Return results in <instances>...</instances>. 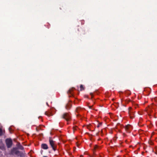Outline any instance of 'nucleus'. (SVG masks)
Instances as JSON below:
<instances>
[{
	"label": "nucleus",
	"mask_w": 157,
	"mask_h": 157,
	"mask_svg": "<svg viewBox=\"0 0 157 157\" xmlns=\"http://www.w3.org/2000/svg\"><path fill=\"white\" fill-rule=\"evenodd\" d=\"M49 144L52 147V149L55 151L56 150V146L55 144V141H54L51 137L49 138Z\"/></svg>",
	"instance_id": "nucleus-1"
},
{
	"label": "nucleus",
	"mask_w": 157,
	"mask_h": 157,
	"mask_svg": "<svg viewBox=\"0 0 157 157\" xmlns=\"http://www.w3.org/2000/svg\"><path fill=\"white\" fill-rule=\"evenodd\" d=\"M62 118L65 120L67 121H69L71 118V117L68 113H64L61 116Z\"/></svg>",
	"instance_id": "nucleus-2"
},
{
	"label": "nucleus",
	"mask_w": 157,
	"mask_h": 157,
	"mask_svg": "<svg viewBox=\"0 0 157 157\" xmlns=\"http://www.w3.org/2000/svg\"><path fill=\"white\" fill-rule=\"evenodd\" d=\"M6 142L7 147L8 148H10L13 144L12 141L11 139H7L6 140Z\"/></svg>",
	"instance_id": "nucleus-3"
},
{
	"label": "nucleus",
	"mask_w": 157,
	"mask_h": 157,
	"mask_svg": "<svg viewBox=\"0 0 157 157\" xmlns=\"http://www.w3.org/2000/svg\"><path fill=\"white\" fill-rule=\"evenodd\" d=\"M129 110L128 111V113H129V115L130 116V117L132 119H133L135 117V116L134 115L135 111H134L133 110H132L131 109V108H129Z\"/></svg>",
	"instance_id": "nucleus-4"
},
{
	"label": "nucleus",
	"mask_w": 157,
	"mask_h": 157,
	"mask_svg": "<svg viewBox=\"0 0 157 157\" xmlns=\"http://www.w3.org/2000/svg\"><path fill=\"white\" fill-rule=\"evenodd\" d=\"M41 147L44 150L48 149V145L46 144H42L41 145Z\"/></svg>",
	"instance_id": "nucleus-5"
},
{
	"label": "nucleus",
	"mask_w": 157,
	"mask_h": 157,
	"mask_svg": "<svg viewBox=\"0 0 157 157\" xmlns=\"http://www.w3.org/2000/svg\"><path fill=\"white\" fill-rule=\"evenodd\" d=\"M125 129L126 130H130L132 128V126L129 124H128L125 126Z\"/></svg>",
	"instance_id": "nucleus-6"
},
{
	"label": "nucleus",
	"mask_w": 157,
	"mask_h": 157,
	"mask_svg": "<svg viewBox=\"0 0 157 157\" xmlns=\"http://www.w3.org/2000/svg\"><path fill=\"white\" fill-rule=\"evenodd\" d=\"M16 149V148H13L11 151V152L14 151V154L16 155H18V154H19V153H20V151L18 150L15 151Z\"/></svg>",
	"instance_id": "nucleus-7"
},
{
	"label": "nucleus",
	"mask_w": 157,
	"mask_h": 157,
	"mask_svg": "<svg viewBox=\"0 0 157 157\" xmlns=\"http://www.w3.org/2000/svg\"><path fill=\"white\" fill-rule=\"evenodd\" d=\"M45 114L48 117L52 116L53 115V114L50 111L45 112Z\"/></svg>",
	"instance_id": "nucleus-8"
},
{
	"label": "nucleus",
	"mask_w": 157,
	"mask_h": 157,
	"mask_svg": "<svg viewBox=\"0 0 157 157\" xmlns=\"http://www.w3.org/2000/svg\"><path fill=\"white\" fill-rule=\"evenodd\" d=\"M19 154V155H17V156H19L20 157H24L25 156V153L20 151Z\"/></svg>",
	"instance_id": "nucleus-9"
},
{
	"label": "nucleus",
	"mask_w": 157,
	"mask_h": 157,
	"mask_svg": "<svg viewBox=\"0 0 157 157\" xmlns=\"http://www.w3.org/2000/svg\"><path fill=\"white\" fill-rule=\"evenodd\" d=\"M71 107V103L67 104L66 106V108L67 109H70Z\"/></svg>",
	"instance_id": "nucleus-10"
},
{
	"label": "nucleus",
	"mask_w": 157,
	"mask_h": 157,
	"mask_svg": "<svg viewBox=\"0 0 157 157\" xmlns=\"http://www.w3.org/2000/svg\"><path fill=\"white\" fill-rule=\"evenodd\" d=\"M73 90V88H71L69 90L67 91V93L68 94H71V95H72V92Z\"/></svg>",
	"instance_id": "nucleus-11"
},
{
	"label": "nucleus",
	"mask_w": 157,
	"mask_h": 157,
	"mask_svg": "<svg viewBox=\"0 0 157 157\" xmlns=\"http://www.w3.org/2000/svg\"><path fill=\"white\" fill-rule=\"evenodd\" d=\"M18 148L19 149H20L21 150H23L24 149L23 147L20 144H19L18 146Z\"/></svg>",
	"instance_id": "nucleus-12"
},
{
	"label": "nucleus",
	"mask_w": 157,
	"mask_h": 157,
	"mask_svg": "<svg viewBox=\"0 0 157 157\" xmlns=\"http://www.w3.org/2000/svg\"><path fill=\"white\" fill-rule=\"evenodd\" d=\"M81 109L80 107H78L76 109V111L77 113H78Z\"/></svg>",
	"instance_id": "nucleus-13"
},
{
	"label": "nucleus",
	"mask_w": 157,
	"mask_h": 157,
	"mask_svg": "<svg viewBox=\"0 0 157 157\" xmlns=\"http://www.w3.org/2000/svg\"><path fill=\"white\" fill-rule=\"evenodd\" d=\"M80 90L82 91L84 89V88L83 87V86L82 85H81L80 86Z\"/></svg>",
	"instance_id": "nucleus-14"
},
{
	"label": "nucleus",
	"mask_w": 157,
	"mask_h": 157,
	"mask_svg": "<svg viewBox=\"0 0 157 157\" xmlns=\"http://www.w3.org/2000/svg\"><path fill=\"white\" fill-rule=\"evenodd\" d=\"M148 143L150 144V145H152L153 144V142L151 140H149V141H148Z\"/></svg>",
	"instance_id": "nucleus-15"
},
{
	"label": "nucleus",
	"mask_w": 157,
	"mask_h": 157,
	"mask_svg": "<svg viewBox=\"0 0 157 157\" xmlns=\"http://www.w3.org/2000/svg\"><path fill=\"white\" fill-rule=\"evenodd\" d=\"M2 135V130L0 128V136Z\"/></svg>",
	"instance_id": "nucleus-16"
},
{
	"label": "nucleus",
	"mask_w": 157,
	"mask_h": 157,
	"mask_svg": "<svg viewBox=\"0 0 157 157\" xmlns=\"http://www.w3.org/2000/svg\"><path fill=\"white\" fill-rule=\"evenodd\" d=\"M98 148V146L97 145H95L94 146V149L95 150H96V149H97V148Z\"/></svg>",
	"instance_id": "nucleus-17"
},
{
	"label": "nucleus",
	"mask_w": 157,
	"mask_h": 157,
	"mask_svg": "<svg viewBox=\"0 0 157 157\" xmlns=\"http://www.w3.org/2000/svg\"><path fill=\"white\" fill-rule=\"evenodd\" d=\"M101 125V123H99V124H98V126H97V127H98H98H99Z\"/></svg>",
	"instance_id": "nucleus-18"
},
{
	"label": "nucleus",
	"mask_w": 157,
	"mask_h": 157,
	"mask_svg": "<svg viewBox=\"0 0 157 157\" xmlns=\"http://www.w3.org/2000/svg\"><path fill=\"white\" fill-rule=\"evenodd\" d=\"M88 107L90 109H91L92 106H88Z\"/></svg>",
	"instance_id": "nucleus-19"
},
{
	"label": "nucleus",
	"mask_w": 157,
	"mask_h": 157,
	"mask_svg": "<svg viewBox=\"0 0 157 157\" xmlns=\"http://www.w3.org/2000/svg\"><path fill=\"white\" fill-rule=\"evenodd\" d=\"M80 157H83V155H81L80 156Z\"/></svg>",
	"instance_id": "nucleus-20"
},
{
	"label": "nucleus",
	"mask_w": 157,
	"mask_h": 157,
	"mask_svg": "<svg viewBox=\"0 0 157 157\" xmlns=\"http://www.w3.org/2000/svg\"><path fill=\"white\" fill-rule=\"evenodd\" d=\"M46 104H47V105H48V104L47 102L46 103Z\"/></svg>",
	"instance_id": "nucleus-21"
},
{
	"label": "nucleus",
	"mask_w": 157,
	"mask_h": 157,
	"mask_svg": "<svg viewBox=\"0 0 157 157\" xmlns=\"http://www.w3.org/2000/svg\"><path fill=\"white\" fill-rule=\"evenodd\" d=\"M78 115H80V114H79L77 115V116H78Z\"/></svg>",
	"instance_id": "nucleus-22"
},
{
	"label": "nucleus",
	"mask_w": 157,
	"mask_h": 157,
	"mask_svg": "<svg viewBox=\"0 0 157 157\" xmlns=\"http://www.w3.org/2000/svg\"><path fill=\"white\" fill-rule=\"evenodd\" d=\"M90 94L92 95V93H90Z\"/></svg>",
	"instance_id": "nucleus-23"
},
{
	"label": "nucleus",
	"mask_w": 157,
	"mask_h": 157,
	"mask_svg": "<svg viewBox=\"0 0 157 157\" xmlns=\"http://www.w3.org/2000/svg\"><path fill=\"white\" fill-rule=\"evenodd\" d=\"M43 157H47V156H44Z\"/></svg>",
	"instance_id": "nucleus-24"
},
{
	"label": "nucleus",
	"mask_w": 157,
	"mask_h": 157,
	"mask_svg": "<svg viewBox=\"0 0 157 157\" xmlns=\"http://www.w3.org/2000/svg\"><path fill=\"white\" fill-rule=\"evenodd\" d=\"M74 128V129H75L74 128Z\"/></svg>",
	"instance_id": "nucleus-25"
}]
</instances>
